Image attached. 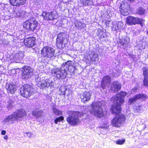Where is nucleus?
Here are the masks:
<instances>
[{
	"label": "nucleus",
	"instance_id": "bb28decb",
	"mask_svg": "<svg viewBox=\"0 0 148 148\" xmlns=\"http://www.w3.org/2000/svg\"><path fill=\"white\" fill-rule=\"evenodd\" d=\"M129 41V39L128 38L127 39L121 40H119V42L123 47L125 48L127 46Z\"/></svg>",
	"mask_w": 148,
	"mask_h": 148
},
{
	"label": "nucleus",
	"instance_id": "e433bc0d",
	"mask_svg": "<svg viewBox=\"0 0 148 148\" xmlns=\"http://www.w3.org/2000/svg\"><path fill=\"white\" fill-rule=\"evenodd\" d=\"M123 24L121 23V22H119L117 26V27L115 28V30H117L118 29H120L121 28V27H122L123 26Z\"/></svg>",
	"mask_w": 148,
	"mask_h": 148
},
{
	"label": "nucleus",
	"instance_id": "9b49d317",
	"mask_svg": "<svg viewBox=\"0 0 148 148\" xmlns=\"http://www.w3.org/2000/svg\"><path fill=\"white\" fill-rule=\"evenodd\" d=\"M36 80L38 86L42 89L48 88L49 86H51L52 84V81L49 79L44 80L38 77L36 79Z\"/></svg>",
	"mask_w": 148,
	"mask_h": 148
},
{
	"label": "nucleus",
	"instance_id": "7c9ffc66",
	"mask_svg": "<svg viewBox=\"0 0 148 148\" xmlns=\"http://www.w3.org/2000/svg\"><path fill=\"white\" fill-rule=\"evenodd\" d=\"M53 111L55 114L57 115H62V111L58 110L55 108H53Z\"/></svg>",
	"mask_w": 148,
	"mask_h": 148
},
{
	"label": "nucleus",
	"instance_id": "2eb2a0df",
	"mask_svg": "<svg viewBox=\"0 0 148 148\" xmlns=\"http://www.w3.org/2000/svg\"><path fill=\"white\" fill-rule=\"evenodd\" d=\"M143 20L138 18H135L132 16H129L127 19V23L129 25H132L136 24H142Z\"/></svg>",
	"mask_w": 148,
	"mask_h": 148
},
{
	"label": "nucleus",
	"instance_id": "423d86ee",
	"mask_svg": "<svg viewBox=\"0 0 148 148\" xmlns=\"http://www.w3.org/2000/svg\"><path fill=\"white\" fill-rule=\"evenodd\" d=\"M67 66L62 64L60 68H55L52 70V73L54 74V76L57 79H64L66 76L67 72L66 71L64 68H66Z\"/></svg>",
	"mask_w": 148,
	"mask_h": 148
},
{
	"label": "nucleus",
	"instance_id": "0eeeda50",
	"mask_svg": "<svg viewBox=\"0 0 148 148\" xmlns=\"http://www.w3.org/2000/svg\"><path fill=\"white\" fill-rule=\"evenodd\" d=\"M20 91L21 95L25 98L30 97L34 92L33 87L27 84L22 86L20 89Z\"/></svg>",
	"mask_w": 148,
	"mask_h": 148
},
{
	"label": "nucleus",
	"instance_id": "37998d69",
	"mask_svg": "<svg viewBox=\"0 0 148 148\" xmlns=\"http://www.w3.org/2000/svg\"><path fill=\"white\" fill-rule=\"evenodd\" d=\"M108 127V126L107 125H105L104 126H101V127L104 129H107Z\"/></svg>",
	"mask_w": 148,
	"mask_h": 148
},
{
	"label": "nucleus",
	"instance_id": "39448f33",
	"mask_svg": "<svg viewBox=\"0 0 148 148\" xmlns=\"http://www.w3.org/2000/svg\"><path fill=\"white\" fill-rule=\"evenodd\" d=\"M112 112L114 115H116L115 117L112 121V125L115 127L120 126L123 123L125 122V116L122 114H119L121 111L120 112L117 113H114Z\"/></svg>",
	"mask_w": 148,
	"mask_h": 148
},
{
	"label": "nucleus",
	"instance_id": "a18cd8bd",
	"mask_svg": "<svg viewBox=\"0 0 148 148\" xmlns=\"http://www.w3.org/2000/svg\"><path fill=\"white\" fill-rule=\"evenodd\" d=\"M137 89V88H134L132 90V92H135L136 91V90Z\"/></svg>",
	"mask_w": 148,
	"mask_h": 148
},
{
	"label": "nucleus",
	"instance_id": "412c9836",
	"mask_svg": "<svg viewBox=\"0 0 148 148\" xmlns=\"http://www.w3.org/2000/svg\"><path fill=\"white\" fill-rule=\"evenodd\" d=\"M98 55L94 52L91 51L87 56L88 60L90 62L95 61L98 60Z\"/></svg>",
	"mask_w": 148,
	"mask_h": 148
},
{
	"label": "nucleus",
	"instance_id": "58836bf2",
	"mask_svg": "<svg viewBox=\"0 0 148 148\" xmlns=\"http://www.w3.org/2000/svg\"><path fill=\"white\" fill-rule=\"evenodd\" d=\"M26 134L27 136L29 138H32L34 136V134L31 132H27Z\"/></svg>",
	"mask_w": 148,
	"mask_h": 148
},
{
	"label": "nucleus",
	"instance_id": "6ab92c4d",
	"mask_svg": "<svg viewBox=\"0 0 148 148\" xmlns=\"http://www.w3.org/2000/svg\"><path fill=\"white\" fill-rule=\"evenodd\" d=\"M6 88L7 92L11 94H13L17 90L16 86L13 84H7L6 85Z\"/></svg>",
	"mask_w": 148,
	"mask_h": 148
},
{
	"label": "nucleus",
	"instance_id": "6e6552de",
	"mask_svg": "<svg viewBox=\"0 0 148 148\" xmlns=\"http://www.w3.org/2000/svg\"><path fill=\"white\" fill-rule=\"evenodd\" d=\"M38 25L37 21L32 18L26 21L23 24V27L26 29L30 31L34 30Z\"/></svg>",
	"mask_w": 148,
	"mask_h": 148
},
{
	"label": "nucleus",
	"instance_id": "09e8293b",
	"mask_svg": "<svg viewBox=\"0 0 148 148\" xmlns=\"http://www.w3.org/2000/svg\"><path fill=\"white\" fill-rule=\"evenodd\" d=\"M147 34L148 35V30L147 31Z\"/></svg>",
	"mask_w": 148,
	"mask_h": 148
},
{
	"label": "nucleus",
	"instance_id": "cd10ccee",
	"mask_svg": "<svg viewBox=\"0 0 148 148\" xmlns=\"http://www.w3.org/2000/svg\"><path fill=\"white\" fill-rule=\"evenodd\" d=\"M75 26L79 29H81L83 28L85 26V24H83L80 22L76 20L74 22Z\"/></svg>",
	"mask_w": 148,
	"mask_h": 148
},
{
	"label": "nucleus",
	"instance_id": "473e14b6",
	"mask_svg": "<svg viewBox=\"0 0 148 148\" xmlns=\"http://www.w3.org/2000/svg\"><path fill=\"white\" fill-rule=\"evenodd\" d=\"M145 10L142 8H139L137 10V13L140 15L144 14Z\"/></svg>",
	"mask_w": 148,
	"mask_h": 148
},
{
	"label": "nucleus",
	"instance_id": "dca6fc26",
	"mask_svg": "<svg viewBox=\"0 0 148 148\" xmlns=\"http://www.w3.org/2000/svg\"><path fill=\"white\" fill-rule=\"evenodd\" d=\"M71 62L68 61L65 63L63 64L64 65L67 66L66 68H64L66 71L67 72V74L72 75L74 73V71L75 69V67L73 66L71 64Z\"/></svg>",
	"mask_w": 148,
	"mask_h": 148
},
{
	"label": "nucleus",
	"instance_id": "9d476101",
	"mask_svg": "<svg viewBox=\"0 0 148 148\" xmlns=\"http://www.w3.org/2000/svg\"><path fill=\"white\" fill-rule=\"evenodd\" d=\"M41 54L44 57L51 58L54 56L55 50L50 47H45L41 50Z\"/></svg>",
	"mask_w": 148,
	"mask_h": 148
},
{
	"label": "nucleus",
	"instance_id": "f257e3e1",
	"mask_svg": "<svg viewBox=\"0 0 148 148\" xmlns=\"http://www.w3.org/2000/svg\"><path fill=\"white\" fill-rule=\"evenodd\" d=\"M127 94L125 92L121 91L119 94L112 98L111 100L113 101L114 105L111 106V109L113 112H119L121 111L120 106L123 103V98Z\"/></svg>",
	"mask_w": 148,
	"mask_h": 148
},
{
	"label": "nucleus",
	"instance_id": "2f4dec72",
	"mask_svg": "<svg viewBox=\"0 0 148 148\" xmlns=\"http://www.w3.org/2000/svg\"><path fill=\"white\" fill-rule=\"evenodd\" d=\"M147 97L145 94H139L135 95L134 97L136 100L140 98H146Z\"/></svg>",
	"mask_w": 148,
	"mask_h": 148
},
{
	"label": "nucleus",
	"instance_id": "393cba45",
	"mask_svg": "<svg viewBox=\"0 0 148 148\" xmlns=\"http://www.w3.org/2000/svg\"><path fill=\"white\" fill-rule=\"evenodd\" d=\"M122 10H123L125 14H124V15H126L129 14V12L128 10H130V6L128 5V3H126V4L125 3H122L121 4Z\"/></svg>",
	"mask_w": 148,
	"mask_h": 148
},
{
	"label": "nucleus",
	"instance_id": "aec40b11",
	"mask_svg": "<svg viewBox=\"0 0 148 148\" xmlns=\"http://www.w3.org/2000/svg\"><path fill=\"white\" fill-rule=\"evenodd\" d=\"M91 95V93L89 92H85L80 95V98L82 101L84 102L90 99Z\"/></svg>",
	"mask_w": 148,
	"mask_h": 148
},
{
	"label": "nucleus",
	"instance_id": "4be33fe9",
	"mask_svg": "<svg viewBox=\"0 0 148 148\" xmlns=\"http://www.w3.org/2000/svg\"><path fill=\"white\" fill-rule=\"evenodd\" d=\"M10 4L14 6H19L23 5L26 2V0H10Z\"/></svg>",
	"mask_w": 148,
	"mask_h": 148
},
{
	"label": "nucleus",
	"instance_id": "20e7f679",
	"mask_svg": "<svg viewBox=\"0 0 148 148\" xmlns=\"http://www.w3.org/2000/svg\"><path fill=\"white\" fill-rule=\"evenodd\" d=\"M67 113L69 116L67 117L66 120L70 125L75 126L79 124L80 118L83 115L82 113L78 111H69Z\"/></svg>",
	"mask_w": 148,
	"mask_h": 148
},
{
	"label": "nucleus",
	"instance_id": "c9c22d12",
	"mask_svg": "<svg viewBox=\"0 0 148 148\" xmlns=\"http://www.w3.org/2000/svg\"><path fill=\"white\" fill-rule=\"evenodd\" d=\"M125 142V139L123 140L119 139L116 141V144L118 145H122Z\"/></svg>",
	"mask_w": 148,
	"mask_h": 148
},
{
	"label": "nucleus",
	"instance_id": "a211bd4d",
	"mask_svg": "<svg viewBox=\"0 0 148 148\" xmlns=\"http://www.w3.org/2000/svg\"><path fill=\"white\" fill-rule=\"evenodd\" d=\"M36 38L34 37H29L25 39L24 42L25 45L28 47H32L36 45Z\"/></svg>",
	"mask_w": 148,
	"mask_h": 148
},
{
	"label": "nucleus",
	"instance_id": "c756f323",
	"mask_svg": "<svg viewBox=\"0 0 148 148\" xmlns=\"http://www.w3.org/2000/svg\"><path fill=\"white\" fill-rule=\"evenodd\" d=\"M59 90L60 91L61 95H65L66 94V92L67 91V90L65 87L62 86L60 87Z\"/></svg>",
	"mask_w": 148,
	"mask_h": 148
},
{
	"label": "nucleus",
	"instance_id": "c85d7f7f",
	"mask_svg": "<svg viewBox=\"0 0 148 148\" xmlns=\"http://www.w3.org/2000/svg\"><path fill=\"white\" fill-rule=\"evenodd\" d=\"M82 3L85 5H90L92 3V0H81Z\"/></svg>",
	"mask_w": 148,
	"mask_h": 148
},
{
	"label": "nucleus",
	"instance_id": "a878e982",
	"mask_svg": "<svg viewBox=\"0 0 148 148\" xmlns=\"http://www.w3.org/2000/svg\"><path fill=\"white\" fill-rule=\"evenodd\" d=\"M43 113V112L42 110H40L39 111L33 110L32 114L36 118H39L42 115Z\"/></svg>",
	"mask_w": 148,
	"mask_h": 148
},
{
	"label": "nucleus",
	"instance_id": "f03ea898",
	"mask_svg": "<svg viewBox=\"0 0 148 148\" xmlns=\"http://www.w3.org/2000/svg\"><path fill=\"white\" fill-rule=\"evenodd\" d=\"M105 105V103L103 101L94 102L91 105L92 109L89 110L88 109V110L90 113L95 116L100 118L104 115V113L101 107Z\"/></svg>",
	"mask_w": 148,
	"mask_h": 148
},
{
	"label": "nucleus",
	"instance_id": "c03bdc74",
	"mask_svg": "<svg viewBox=\"0 0 148 148\" xmlns=\"http://www.w3.org/2000/svg\"><path fill=\"white\" fill-rule=\"evenodd\" d=\"M1 134L3 135H5L6 134V131L4 130L2 131Z\"/></svg>",
	"mask_w": 148,
	"mask_h": 148
},
{
	"label": "nucleus",
	"instance_id": "79ce46f5",
	"mask_svg": "<svg viewBox=\"0 0 148 148\" xmlns=\"http://www.w3.org/2000/svg\"><path fill=\"white\" fill-rule=\"evenodd\" d=\"M121 74V71L120 70H118L115 74V75L117 76H119Z\"/></svg>",
	"mask_w": 148,
	"mask_h": 148
},
{
	"label": "nucleus",
	"instance_id": "f3484780",
	"mask_svg": "<svg viewBox=\"0 0 148 148\" xmlns=\"http://www.w3.org/2000/svg\"><path fill=\"white\" fill-rule=\"evenodd\" d=\"M111 77L107 75L104 77L101 81V87L103 89L106 88V87H109L110 86Z\"/></svg>",
	"mask_w": 148,
	"mask_h": 148
},
{
	"label": "nucleus",
	"instance_id": "49530a36",
	"mask_svg": "<svg viewBox=\"0 0 148 148\" xmlns=\"http://www.w3.org/2000/svg\"><path fill=\"white\" fill-rule=\"evenodd\" d=\"M3 138L5 140H7L8 139V137L7 135H5L3 137Z\"/></svg>",
	"mask_w": 148,
	"mask_h": 148
},
{
	"label": "nucleus",
	"instance_id": "de8ad7c7",
	"mask_svg": "<svg viewBox=\"0 0 148 148\" xmlns=\"http://www.w3.org/2000/svg\"><path fill=\"white\" fill-rule=\"evenodd\" d=\"M130 1H134L135 0H129Z\"/></svg>",
	"mask_w": 148,
	"mask_h": 148
},
{
	"label": "nucleus",
	"instance_id": "1a4fd4ad",
	"mask_svg": "<svg viewBox=\"0 0 148 148\" xmlns=\"http://www.w3.org/2000/svg\"><path fill=\"white\" fill-rule=\"evenodd\" d=\"M67 37L64 33H60L58 35L56 39V44L57 47L61 49L63 48V45L67 42Z\"/></svg>",
	"mask_w": 148,
	"mask_h": 148
},
{
	"label": "nucleus",
	"instance_id": "ddd939ff",
	"mask_svg": "<svg viewBox=\"0 0 148 148\" xmlns=\"http://www.w3.org/2000/svg\"><path fill=\"white\" fill-rule=\"evenodd\" d=\"M22 78L27 79L30 78L33 75V69L27 66H24L22 69Z\"/></svg>",
	"mask_w": 148,
	"mask_h": 148
},
{
	"label": "nucleus",
	"instance_id": "ea45409f",
	"mask_svg": "<svg viewBox=\"0 0 148 148\" xmlns=\"http://www.w3.org/2000/svg\"><path fill=\"white\" fill-rule=\"evenodd\" d=\"M134 97L131 98L129 99L128 103L129 104H131L133 101L136 100Z\"/></svg>",
	"mask_w": 148,
	"mask_h": 148
},
{
	"label": "nucleus",
	"instance_id": "5701e85b",
	"mask_svg": "<svg viewBox=\"0 0 148 148\" xmlns=\"http://www.w3.org/2000/svg\"><path fill=\"white\" fill-rule=\"evenodd\" d=\"M143 72L144 76V84L145 86L148 87V67H146L143 68Z\"/></svg>",
	"mask_w": 148,
	"mask_h": 148
},
{
	"label": "nucleus",
	"instance_id": "b1692460",
	"mask_svg": "<svg viewBox=\"0 0 148 148\" xmlns=\"http://www.w3.org/2000/svg\"><path fill=\"white\" fill-rule=\"evenodd\" d=\"M112 90L115 92H117L121 88V84L118 82L115 81L113 82L111 85Z\"/></svg>",
	"mask_w": 148,
	"mask_h": 148
},
{
	"label": "nucleus",
	"instance_id": "4468645a",
	"mask_svg": "<svg viewBox=\"0 0 148 148\" xmlns=\"http://www.w3.org/2000/svg\"><path fill=\"white\" fill-rule=\"evenodd\" d=\"M24 56V52L23 51H19L15 54L14 55L11 56L10 59L8 61L10 63L14 62H19L22 60Z\"/></svg>",
	"mask_w": 148,
	"mask_h": 148
},
{
	"label": "nucleus",
	"instance_id": "7ed1b4c3",
	"mask_svg": "<svg viewBox=\"0 0 148 148\" xmlns=\"http://www.w3.org/2000/svg\"><path fill=\"white\" fill-rule=\"evenodd\" d=\"M26 115V112L24 110L19 109L16 110L11 115L6 117L4 119V122L13 123L15 121H21Z\"/></svg>",
	"mask_w": 148,
	"mask_h": 148
},
{
	"label": "nucleus",
	"instance_id": "72a5a7b5",
	"mask_svg": "<svg viewBox=\"0 0 148 148\" xmlns=\"http://www.w3.org/2000/svg\"><path fill=\"white\" fill-rule=\"evenodd\" d=\"M14 103L12 101H9L7 105V108L8 110L11 109L14 106Z\"/></svg>",
	"mask_w": 148,
	"mask_h": 148
},
{
	"label": "nucleus",
	"instance_id": "4c0bfd02",
	"mask_svg": "<svg viewBox=\"0 0 148 148\" xmlns=\"http://www.w3.org/2000/svg\"><path fill=\"white\" fill-rule=\"evenodd\" d=\"M22 11L21 10H18L16 12V16H20L22 15Z\"/></svg>",
	"mask_w": 148,
	"mask_h": 148
},
{
	"label": "nucleus",
	"instance_id": "f704fd0d",
	"mask_svg": "<svg viewBox=\"0 0 148 148\" xmlns=\"http://www.w3.org/2000/svg\"><path fill=\"white\" fill-rule=\"evenodd\" d=\"M64 119V117L62 116H61L59 117L56 118L54 121V122L55 124H57L58 122H60L63 121Z\"/></svg>",
	"mask_w": 148,
	"mask_h": 148
},
{
	"label": "nucleus",
	"instance_id": "f8f14e48",
	"mask_svg": "<svg viewBox=\"0 0 148 148\" xmlns=\"http://www.w3.org/2000/svg\"><path fill=\"white\" fill-rule=\"evenodd\" d=\"M42 16L45 20L52 21L57 19L58 14L56 11H53L50 12H43Z\"/></svg>",
	"mask_w": 148,
	"mask_h": 148
},
{
	"label": "nucleus",
	"instance_id": "a19ab883",
	"mask_svg": "<svg viewBox=\"0 0 148 148\" xmlns=\"http://www.w3.org/2000/svg\"><path fill=\"white\" fill-rule=\"evenodd\" d=\"M106 36V34L105 33H103L101 35V38H104Z\"/></svg>",
	"mask_w": 148,
	"mask_h": 148
}]
</instances>
